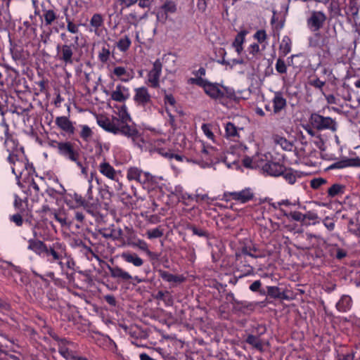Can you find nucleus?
I'll return each instance as SVG.
<instances>
[{
	"label": "nucleus",
	"instance_id": "nucleus-1",
	"mask_svg": "<svg viewBox=\"0 0 360 360\" xmlns=\"http://www.w3.org/2000/svg\"><path fill=\"white\" fill-rule=\"evenodd\" d=\"M96 121L98 125L105 131L124 136L131 140L134 145L141 148V143H143L141 134L125 105L118 109L117 117L101 116L97 117Z\"/></svg>",
	"mask_w": 360,
	"mask_h": 360
},
{
	"label": "nucleus",
	"instance_id": "nucleus-2",
	"mask_svg": "<svg viewBox=\"0 0 360 360\" xmlns=\"http://www.w3.org/2000/svg\"><path fill=\"white\" fill-rule=\"evenodd\" d=\"M189 84H195L203 89L205 93L212 99L217 101L220 104L226 105L229 101H237L235 90L229 86L217 82H211L207 79L191 77L188 79Z\"/></svg>",
	"mask_w": 360,
	"mask_h": 360
},
{
	"label": "nucleus",
	"instance_id": "nucleus-3",
	"mask_svg": "<svg viewBox=\"0 0 360 360\" xmlns=\"http://www.w3.org/2000/svg\"><path fill=\"white\" fill-rule=\"evenodd\" d=\"M27 249L51 264L65 257L67 247L59 240L46 244L41 240L29 239Z\"/></svg>",
	"mask_w": 360,
	"mask_h": 360
},
{
	"label": "nucleus",
	"instance_id": "nucleus-4",
	"mask_svg": "<svg viewBox=\"0 0 360 360\" xmlns=\"http://www.w3.org/2000/svg\"><path fill=\"white\" fill-rule=\"evenodd\" d=\"M302 237H306L309 240L312 246L317 245L314 254L317 258H323L324 259H336L341 260L347 256V250L340 247L338 244L327 243L321 237L306 233L302 234Z\"/></svg>",
	"mask_w": 360,
	"mask_h": 360
},
{
	"label": "nucleus",
	"instance_id": "nucleus-5",
	"mask_svg": "<svg viewBox=\"0 0 360 360\" xmlns=\"http://www.w3.org/2000/svg\"><path fill=\"white\" fill-rule=\"evenodd\" d=\"M238 269L242 272L243 276L252 275L254 273L252 264L256 258L259 257L258 250L252 241L247 240L236 253Z\"/></svg>",
	"mask_w": 360,
	"mask_h": 360
},
{
	"label": "nucleus",
	"instance_id": "nucleus-6",
	"mask_svg": "<svg viewBox=\"0 0 360 360\" xmlns=\"http://www.w3.org/2000/svg\"><path fill=\"white\" fill-rule=\"evenodd\" d=\"M50 147L56 148L58 153L65 159L75 162L81 169L83 174L86 173V168L84 167L81 160L80 149L74 143L70 141H50Z\"/></svg>",
	"mask_w": 360,
	"mask_h": 360
},
{
	"label": "nucleus",
	"instance_id": "nucleus-7",
	"mask_svg": "<svg viewBox=\"0 0 360 360\" xmlns=\"http://www.w3.org/2000/svg\"><path fill=\"white\" fill-rule=\"evenodd\" d=\"M71 43L58 44L56 47L55 58L60 62L63 68L72 65L79 61V58L77 54L79 49V37H74Z\"/></svg>",
	"mask_w": 360,
	"mask_h": 360
},
{
	"label": "nucleus",
	"instance_id": "nucleus-8",
	"mask_svg": "<svg viewBox=\"0 0 360 360\" xmlns=\"http://www.w3.org/2000/svg\"><path fill=\"white\" fill-rule=\"evenodd\" d=\"M126 178L129 181H135L148 192L158 188L159 179L157 176L136 166L127 169Z\"/></svg>",
	"mask_w": 360,
	"mask_h": 360
},
{
	"label": "nucleus",
	"instance_id": "nucleus-9",
	"mask_svg": "<svg viewBox=\"0 0 360 360\" xmlns=\"http://www.w3.org/2000/svg\"><path fill=\"white\" fill-rule=\"evenodd\" d=\"M4 146L8 153L6 160L12 165L13 174L18 177V175L22 174V171L17 167L15 161L20 162L21 160L24 159V148L20 145L18 140L12 134L5 136Z\"/></svg>",
	"mask_w": 360,
	"mask_h": 360
},
{
	"label": "nucleus",
	"instance_id": "nucleus-10",
	"mask_svg": "<svg viewBox=\"0 0 360 360\" xmlns=\"http://www.w3.org/2000/svg\"><path fill=\"white\" fill-rule=\"evenodd\" d=\"M81 252L86 257L89 261H91L94 258L96 259L99 263H103L106 265L107 269L109 271L110 276L116 279L119 282H129L131 278V275L124 271L123 269L118 266H110L105 262L102 260L97 255H96L92 249L86 245H82L81 247Z\"/></svg>",
	"mask_w": 360,
	"mask_h": 360
},
{
	"label": "nucleus",
	"instance_id": "nucleus-11",
	"mask_svg": "<svg viewBox=\"0 0 360 360\" xmlns=\"http://www.w3.org/2000/svg\"><path fill=\"white\" fill-rule=\"evenodd\" d=\"M79 201V200H77ZM79 201L84 206L86 212L95 218L96 223L102 221L103 216L99 212L100 205L97 199H94L92 192L91 180L89 181V188L86 194V199L82 200V197L79 198Z\"/></svg>",
	"mask_w": 360,
	"mask_h": 360
},
{
	"label": "nucleus",
	"instance_id": "nucleus-12",
	"mask_svg": "<svg viewBox=\"0 0 360 360\" xmlns=\"http://www.w3.org/2000/svg\"><path fill=\"white\" fill-rule=\"evenodd\" d=\"M53 338L58 342L57 345L59 354L65 360L77 359L79 356L77 355V344L67 338H60L56 335L53 336Z\"/></svg>",
	"mask_w": 360,
	"mask_h": 360
},
{
	"label": "nucleus",
	"instance_id": "nucleus-13",
	"mask_svg": "<svg viewBox=\"0 0 360 360\" xmlns=\"http://www.w3.org/2000/svg\"><path fill=\"white\" fill-rule=\"evenodd\" d=\"M309 123L318 131L330 130L335 132L338 129V124L334 119L330 117H324L316 112L311 115Z\"/></svg>",
	"mask_w": 360,
	"mask_h": 360
},
{
	"label": "nucleus",
	"instance_id": "nucleus-14",
	"mask_svg": "<svg viewBox=\"0 0 360 360\" xmlns=\"http://www.w3.org/2000/svg\"><path fill=\"white\" fill-rule=\"evenodd\" d=\"M41 217L44 225H53V220L61 224V225H70L71 221L66 217L63 212H56L50 209L47 205L42 207Z\"/></svg>",
	"mask_w": 360,
	"mask_h": 360
},
{
	"label": "nucleus",
	"instance_id": "nucleus-15",
	"mask_svg": "<svg viewBox=\"0 0 360 360\" xmlns=\"http://www.w3.org/2000/svg\"><path fill=\"white\" fill-rule=\"evenodd\" d=\"M327 20L326 14L321 11H310L307 18V27L313 33H318Z\"/></svg>",
	"mask_w": 360,
	"mask_h": 360
},
{
	"label": "nucleus",
	"instance_id": "nucleus-16",
	"mask_svg": "<svg viewBox=\"0 0 360 360\" xmlns=\"http://www.w3.org/2000/svg\"><path fill=\"white\" fill-rule=\"evenodd\" d=\"M290 205H291V203L288 200H286L278 202L276 203L269 204V207H270L272 206L273 210L277 212L276 215L278 218L281 216H284L290 220L303 221L307 217L306 214H303L299 211L288 212L287 210L280 207L281 205L288 206Z\"/></svg>",
	"mask_w": 360,
	"mask_h": 360
},
{
	"label": "nucleus",
	"instance_id": "nucleus-17",
	"mask_svg": "<svg viewBox=\"0 0 360 360\" xmlns=\"http://www.w3.org/2000/svg\"><path fill=\"white\" fill-rule=\"evenodd\" d=\"M133 100L136 106L144 108H150L153 105L152 96L146 86H140L134 89Z\"/></svg>",
	"mask_w": 360,
	"mask_h": 360
},
{
	"label": "nucleus",
	"instance_id": "nucleus-18",
	"mask_svg": "<svg viewBox=\"0 0 360 360\" xmlns=\"http://www.w3.org/2000/svg\"><path fill=\"white\" fill-rule=\"evenodd\" d=\"M260 295L283 300H292L294 299V295L290 290L288 289L281 290V288L277 286H266V290L261 291Z\"/></svg>",
	"mask_w": 360,
	"mask_h": 360
},
{
	"label": "nucleus",
	"instance_id": "nucleus-19",
	"mask_svg": "<svg viewBox=\"0 0 360 360\" xmlns=\"http://www.w3.org/2000/svg\"><path fill=\"white\" fill-rule=\"evenodd\" d=\"M269 204L259 206L252 213V217L255 221V225H268V224L271 225H279L278 222L273 221L272 219L269 217L268 212H265L266 209L271 210V208H272V206L269 208Z\"/></svg>",
	"mask_w": 360,
	"mask_h": 360
},
{
	"label": "nucleus",
	"instance_id": "nucleus-20",
	"mask_svg": "<svg viewBox=\"0 0 360 360\" xmlns=\"http://www.w3.org/2000/svg\"><path fill=\"white\" fill-rule=\"evenodd\" d=\"M253 198V193L250 189H244L239 192H224L221 200L226 202L235 200L241 203H245Z\"/></svg>",
	"mask_w": 360,
	"mask_h": 360
},
{
	"label": "nucleus",
	"instance_id": "nucleus-21",
	"mask_svg": "<svg viewBox=\"0 0 360 360\" xmlns=\"http://www.w3.org/2000/svg\"><path fill=\"white\" fill-rule=\"evenodd\" d=\"M257 330V334H249L248 335L245 342L251 345L253 348L256 349L259 352H262L264 349V344L260 338V335L266 333V327L264 325H258Z\"/></svg>",
	"mask_w": 360,
	"mask_h": 360
},
{
	"label": "nucleus",
	"instance_id": "nucleus-22",
	"mask_svg": "<svg viewBox=\"0 0 360 360\" xmlns=\"http://www.w3.org/2000/svg\"><path fill=\"white\" fill-rule=\"evenodd\" d=\"M32 230L34 240H51L56 233L55 226H32Z\"/></svg>",
	"mask_w": 360,
	"mask_h": 360
},
{
	"label": "nucleus",
	"instance_id": "nucleus-23",
	"mask_svg": "<svg viewBox=\"0 0 360 360\" xmlns=\"http://www.w3.org/2000/svg\"><path fill=\"white\" fill-rule=\"evenodd\" d=\"M347 167H360V158L359 157L354 158H345L331 164L328 167V169H340Z\"/></svg>",
	"mask_w": 360,
	"mask_h": 360
},
{
	"label": "nucleus",
	"instance_id": "nucleus-24",
	"mask_svg": "<svg viewBox=\"0 0 360 360\" xmlns=\"http://www.w3.org/2000/svg\"><path fill=\"white\" fill-rule=\"evenodd\" d=\"M41 13L40 16L41 24L46 27L52 25L59 16L58 10L55 8H43Z\"/></svg>",
	"mask_w": 360,
	"mask_h": 360
},
{
	"label": "nucleus",
	"instance_id": "nucleus-25",
	"mask_svg": "<svg viewBox=\"0 0 360 360\" xmlns=\"http://www.w3.org/2000/svg\"><path fill=\"white\" fill-rule=\"evenodd\" d=\"M98 231L104 238L112 240H120L123 236V231L120 226H101Z\"/></svg>",
	"mask_w": 360,
	"mask_h": 360
},
{
	"label": "nucleus",
	"instance_id": "nucleus-26",
	"mask_svg": "<svg viewBox=\"0 0 360 360\" xmlns=\"http://www.w3.org/2000/svg\"><path fill=\"white\" fill-rule=\"evenodd\" d=\"M129 88L121 84H117L115 90L113 91L110 95L112 100L120 103H124L129 99Z\"/></svg>",
	"mask_w": 360,
	"mask_h": 360
},
{
	"label": "nucleus",
	"instance_id": "nucleus-27",
	"mask_svg": "<svg viewBox=\"0 0 360 360\" xmlns=\"http://www.w3.org/2000/svg\"><path fill=\"white\" fill-rule=\"evenodd\" d=\"M353 304V299L350 295H342L335 304V309L340 313H347L352 309Z\"/></svg>",
	"mask_w": 360,
	"mask_h": 360
},
{
	"label": "nucleus",
	"instance_id": "nucleus-28",
	"mask_svg": "<svg viewBox=\"0 0 360 360\" xmlns=\"http://www.w3.org/2000/svg\"><path fill=\"white\" fill-rule=\"evenodd\" d=\"M98 170L101 174L113 181H118V174L115 168L103 157V161L99 165Z\"/></svg>",
	"mask_w": 360,
	"mask_h": 360
},
{
	"label": "nucleus",
	"instance_id": "nucleus-29",
	"mask_svg": "<svg viewBox=\"0 0 360 360\" xmlns=\"http://www.w3.org/2000/svg\"><path fill=\"white\" fill-rule=\"evenodd\" d=\"M17 167L20 168L22 173L21 175H18L17 179L22 177V175L27 176H33L34 174L36 173L35 168L33 165V163L29 162L27 158L24 155V159H22L20 162L19 161H15Z\"/></svg>",
	"mask_w": 360,
	"mask_h": 360
},
{
	"label": "nucleus",
	"instance_id": "nucleus-30",
	"mask_svg": "<svg viewBox=\"0 0 360 360\" xmlns=\"http://www.w3.org/2000/svg\"><path fill=\"white\" fill-rule=\"evenodd\" d=\"M285 165L280 164L278 162H275L272 161H269L264 164L262 167V169L267 174L272 176H280L281 174H282L283 169H284Z\"/></svg>",
	"mask_w": 360,
	"mask_h": 360
},
{
	"label": "nucleus",
	"instance_id": "nucleus-31",
	"mask_svg": "<svg viewBox=\"0 0 360 360\" xmlns=\"http://www.w3.org/2000/svg\"><path fill=\"white\" fill-rule=\"evenodd\" d=\"M55 122L56 124L63 131H65L70 135L74 134L75 128L68 117H57Z\"/></svg>",
	"mask_w": 360,
	"mask_h": 360
},
{
	"label": "nucleus",
	"instance_id": "nucleus-32",
	"mask_svg": "<svg viewBox=\"0 0 360 360\" xmlns=\"http://www.w3.org/2000/svg\"><path fill=\"white\" fill-rule=\"evenodd\" d=\"M133 194L131 195L128 193L123 192L120 193V198L122 202L127 207H132L136 205L137 200L140 198L138 195L137 191L134 186H131Z\"/></svg>",
	"mask_w": 360,
	"mask_h": 360
},
{
	"label": "nucleus",
	"instance_id": "nucleus-33",
	"mask_svg": "<svg viewBox=\"0 0 360 360\" xmlns=\"http://www.w3.org/2000/svg\"><path fill=\"white\" fill-rule=\"evenodd\" d=\"M280 176H282L289 184L292 185L296 182L297 179L302 177V175L300 172L285 166Z\"/></svg>",
	"mask_w": 360,
	"mask_h": 360
},
{
	"label": "nucleus",
	"instance_id": "nucleus-34",
	"mask_svg": "<svg viewBox=\"0 0 360 360\" xmlns=\"http://www.w3.org/2000/svg\"><path fill=\"white\" fill-rule=\"evenodd\" d=\"M65 270L69 269L71 270L72 272L69 273L68 271L65 272V276L67 277V279L68 280L70 283H74L75 282V273L77 271L75 267H76V263L73 258L68 253V251H66V255L65 257Z\"/></svg>",
	"mask_w": 360,
	"mask_h": 360
},
{
	"label": "nucleus",
	"instance_id": "nucleus-35",
	"mask_svg": "<svg viewBox=\"0 0 360 360\" xmlns=\"http://www.w3.org/2000/svg\"><path fill=\"white\" fill-rule=\"evenodd\" d=\"M274 113L278 114L287 105L286 99L283 96L281 92H276L272 100Z\"/></svg>",
	"mask_w": 360,
	"mask_h": 360
},
{
	"label": "nucleus",
	"instance_id": "nucleus-36",
	"mask_svg": "<svg viewBox=\"0 0 360 360\" xmlns=\"http://www.w3.org/2000/svg\"><path fill=\"white\" fill-rule=\"evenodd\" d=\"M215 153L216 150L214 147L202 145V148L201 150L202 162L207 165H211L213 162Z\"/></svg>",
	"mask_w": 360,
	"mask_h": 360
},
{
	"label": "nucleus",
	"instance_id": "nucleus-37",
	"mask_svg": "<svg viewBox=\"0 0 360 360\" xmlns=\"http://www.w3.org/2000/svg\"><path fill=\"white\" fill-rule=\"evenodd\" d=\"M122 259L127 263L132 264L134 266L139 267L143 264V259L134 252H125L121 255Z\"/></svg>",
	"mask_w": 360,
	"mask_h": 360
},
{
	"label": "nucleus",
	"instance_id": "nucleus-38",
	"mask_svg": "<svg viewBox=\"0 0 360 360\" xmlns=\"http://www.w3.org/2000/svg\"><path fill=\"white\" fill-rule=\"evenodd\" d=\"M122 82H128L134 78L133 73L127 71L126 68L122 66L115 67L112 71Z\"/></svg>",
	"mask_w": 360,
	"mask_h": 360
},
{
	"label": "nucleus",
	"instance_id": "nucleus-39",
	"mask_svg": "<svg viewBox=\"0 0 360 360\" xmlns=\"http://www.w3.org/2000/svg\"><path fill=\"white\" fill-rule=\"evenodd\" d=\"M111 56L113 57L114 53L110 52V45L105 43L98 53V60L102 64H106Z\"/></svg>",
	"mask_w": 360,
	"mask_h": 360
},
{
	"label": "nucleus",
	"instance_id": "nucleus-40",
	"mask_svg": "<svg viewBox=\"0 0 360 360\" xmlns=\"http://www.w3.org/2000/svg\"><path fill=\"white\" fill-rule=\"evenodd\" d=\"M138 239L136 234L129 226H125V233H123L122 238H120V240L127 242L131 247L134 246Z\"/></svg>",
	"mask_w": 360,
	"mask_h": 360
},
{
	"label": "nucleus",
	"instance_id": "nucleus-41",
	"mask_svg": "<svg viewBox=\"0 0 360 360\" xmlns=\"http://www.w3.org/2000/svg\"><path fill=\"white\" fill-rule=\"evenodd\" d=\"M159 275L160 278L169 283H181L184 281L182 276H177L164 270H159Z\"/></svg>",
	"mask_w": 360,
	"mask_h": 360
},
{
	"label": "nucleus",
	"instance_id": "nucleus-42",
	"mask_svg": "<svg viewBox=\"0 0 360 360\" xmlns=\"http://www.w3.org/2000/svg\"><path fill=\"white\" fill-rule=\"evenodd\" d=\"M345 186L340 184H333L327 191L328 197L334 198L337 196L342 195L345 192Z\"/></svg>",
	"mask_w": 360,
	"mask_h": 360
},
{
	"label": "nucleus",
	"instance_id": "nucleus-43",
	"mask_svg": "<svg viewBox=\"0 0 360 360\" xmlns=\"http://www.w3.org/2000/svg\"><path fill=\"white\" fill-rule=\"evenodd\" d=\"M247 32L245 30L240 31L235 37L233 42V46L236 48L238 53H240L243 50V44L245 41V36Z\"/></svg>",
	"mask_w": 360,
	"mask_h": 360
},
{
	"label": "nucleus",
	"instance_id": "nucleus-44",
	"mask_svg": "<svg viewBox=\"0 0 360 360\" xmlns=\"http://www.w3.org/2000/svg\"><path fill=\"white\" fill-rule=\"evenodd\" d=\"M226 136L231 140L235 141L238 138V134L236 127L231 122H228L225 126Z\"/></svg>",
	"mask_w": 360,
	"mask_h": 360
},
{
	"label": "nucleus",
	"instance_id": "nucleus-45",
	"mask_svg": "<svg viewBox=\"0 0 360 360\" xmlns=\"http://www.w3.org/2000/svg\"><path fill=\"white\" fill-rule=\"evenodd\" d=\"M233 308L238 311L245 313L247 310H253V305L246 301L236 300L233 304Z\"/></svg>",
	"mask_w": 360,
	"mask_h": 360
},
{
	"label": "nucleus",
	"instance_id": "nucleus-46",
	"mask_svg": "<svg viewBox=\"0 0 360 360\" xmlns=\"http://www.w3.org/2000/svg\"><path fill=\"white\" fill-rule=\"evenodd\" d=\"M160 74L150 70L148 74V84L149 86L153 89L158 88L160 86Z\"/></svg>",
	"mask_w": 360,
	"mask_h": 360
},
{
	"label": "nucleus",
	"instance_id": "nucleus-47",
	"mask_svg": "<svg viewBox=\"0 0 360 360\" xmlns=\"http://www.w3.org/2000/svg\"><path fill=\"white\" fill-rule=\"evenodd\" d=\"M131 41L130 38L125 35L124 37L120 38L117 42V49L122 52H126L129 50L131 46Z\"/></svg>",
	"mask_w": 360,
	"mask_h": 360
},
{
	"label": "nucleus",
	"instance_id": "nucleus-48",
	"mask_svg": "<svg viewBox=\"0 0 360 360\" xmlns=\"http://www.w3.org/2000/svg\"><path fill=\"white\" fill-rule=\"evenodd\" d=\"M137 1L138 0H117L114 3L113 6L115 9L117 10L118 6H120L121 8L120 9L119 14L122 15L124 8L130 7L131 6L136 4Z\"/></svg>",
	"mask_w": 360,
	"mask_h": 360
},
{
	"label": "nucleus",
	"instance_id": "nucleus-49",
	"mask_svg": "<svg viewBox=\"0 0 360 360\" xmlns=\"http://www.w3.org/2000/svg\"><path fill=\"white\" fill-rule=\"evenodd\" d=\"M68 8H64V15H65V21L67 22V30L72 34H77L79 32V25L74 23L70 18L67 13Z\"/></svg>",
	"mask_w": 360,
	"mask_h": 360
},
{
	"label": "nucleus",
	"instance_id": "nucleus-50",
	"mask_svg": "<svg viewBox=\"0 0 360 360\" xmlns=\"http://www.w3.org/2000/svg\"><path fill=\"white\" fill-rule=\"evenodd\" d=\"M79 127L81 128V131L79 133L80 138L83 141L88 142L94 134L91 129L86 124L80 125Z\"/></svg>",
	"mask_w": 360,
	"mask_h": 360
},
{
	"label": "nucleus",
	"instance_id": "nucleus-51",
	"mask_svg": "<svg viewBox=\"0 0 360 360\" xmlns=\"http://www.w3.org/2000/svg\"><path fill=\"white\" fill-rule=\"evenodd\" d=\"M156 299L163 301L167 306H171L173 303L172 297L168 291H158Z\"/></svg>",
	"mask_w": 360,
	"mask_h": 360
},
{
	"label": "nucleus",
	"instance_id": "nucleus-52",
	"mask_svg": "<svg viewBox=\"0 0 360 360\" xmlns=\"http://www.w3.org/2000/svg\"><path fill=\"white\" fill-rule=\"evenodd\" d=\"M103 25V18L100 13H95L90 20V25L95 29L98 30Z\"/></svg>",
	"mask_w": 360,
	"mask_h": 360
},
{
	"label": "nucleus",
	"instance_id": "nucleus-53",
	"mask_svg": "<svg viewBox=\"0 0 360 360\" xmlns=\"http://www.w3.org/2000/svg\"><path fill=\"white\" fill-rule=\"evenodd\" d=\"M280 50L283 53V56H286L291 51V40L288 37H283L280 45Z\"/></svg>",
	"mask_w": 360,
	"mask_h": 360
},
{
	"label": "nucleus",
	"instance_id": "nucleus-54",
	"mask_svg": "<svg viewBox=\"0 0 360 360\" xmlns=\"http://www.w3.org/2000/svg\"><path fill=\"white\" fill-rule=\"evenodd\" d=\"M46 277H49L51 281L53 282L55 285H56L59 288H65L66 282L61 278H56L54 272L48 271L46 273Z\"/></svg>",
	"mask_w": 360,
	"mask_h": 360
},
{
	"label": "nucleus",
	"instance_id": "nucleus-55",
	"mask_svg": "<svg viewBox=\"0 0 360 360\" xmlns=\"http://www.w3.org/2000/svg\"><path fill=\"white\" fill-rule=\"evenodd\" d=\"M308 84L316 88V89H318L319 90H320L322 93H323V86H325L326 84V82L324 81H321L319 77H313V78H310L308 81Z\"/></svg>",
	"mask_w": 360,
	"mask_h": 360
},
{
	"label": "nucleus",
	"instance_id": "nucleus-56",
	"mask_svg": "<svg viewBox=\"0 0 360 360\" xmlns=\"http://www.w3.org/2000/svg\"><path fill=\"white\" fill-rule=\"evenodd\" d=\"M8 340L9 341L11 345H6V344L4 345L3 344V347H4V349L7 350V354H8V352L18 353L20 346L16 342L17 340L13 338H11V339L8 338Z\"/></svg>",
	"mask_w": 360,
	"mask_h": 360
},
{
	"label": "nucleus",
	"instance_id": "nucleus-57",
	"mask_svg": "<svg viewBox=\"0 0 360 360\" xmlns=\"http://www.w3.org/2000/svg\"><path fill=\"white\" fill-rule=\"evenodd\" d=\"M327 180L322 177L314 178L310 181V186L314 190L319 189L323 185L327 184Z\"/></svg>",
	"mask_w": 360,
	"mask_h": 360
},
{
	"label": "nucleus",
	"instance_id": "nucleus-58",
	"mask_svg": "<svg viewBox=\"0 0 360 360\" xmlns=\"http://www.w3.org/2000/svg\"><path fill=\"white\" fill-rule=\"evenodd\" d=\"M24 181L27 184L29 191L34 190L36 193L39 192V187L36 181L34 180L33 176H26L24 178Z\"/></svg>",
	"mask_w": 360,
	"mask_h": 360
},
{
	"label": "nucleus",
	"instance_id": "nucleus-59",
	"mask_svg": "<svg viewBox=\"0 0 360 360\" xmlns=\"http://www.w3.org/2000/svg\"><path fill=\"white\" fill-rule=\"evenodd\" d=\"M276 70L279 74H286L287 72V65L283 59L278 58L275 65Z\"/></svg>",
	"mask_w": 360,
	"mask_h": 360
},
{
	"label": "nucleus",
	"instance_id": "nucleus-60",
	"mask_svg": "<svg viewBox=\"0 0 360 360\" xmlns=\"http://www.w3.org/2000/svg\"><path fill=\"white\" fill-rule=\"evenodd\" d=\"M160 8L167 14L174 13L176 11V5L172 1H167Z\"/></svg>",
	"mask_w": 360,
	"mask_h": 360
},
{
	"label": "nucleus",
	"instance_id": "nucleus-61",
	"mask_svg": "<svg viewBox=\"0 0 360 360\" xmlns=\"http://www.w3.org/2000/svg\"><path fill=\"white\" fill-rule=\"evenodd\" d=\"M181 201L185 205H190V206H192V207L195 206V204H193V202H195L194 195L188 194L187 193H183L181 195Z\"/></svg>",
	"mask_w": 360,
	"mask_h": 360
},
{
	"label": "nucleus",
	"instance_id": "nucleus-62",
	"mask_svg": "<svg viewBox=\"0 0 360 360\" xmlns=\"http://www.w3.org/2000/svg\"><path fill=\"white\" fill-rule=\"evenodd\" d=\"M254 38L257 40L258 43L262 44L267 39V35L264 30H259L254 34Z\"/></svg>",
	"mask_w": 360,
	"mask_h": 360
},
{
	"label": "nucleus",
	"instance_id": "nucleus-63",
	"mask_svg": "<svg viewBox=\"0 0 360 360\" xmlns=\"http://www.w3.org/2000/svg\"><path fill=\"white\" fill-rule=\"evenodd\" d=\"M163 235V231L158 228L147 231V236L149 239L158 238Z\"/></svg>",
	"mask_w": 360,
	"mask_h": 360
},
{
	"label": "nucleus",
	"instance_id": "nucleus-64",
	"mask_svg": "<svg viewBox=\"0 0 360 360\" xmlns=\"http://www.w3.org/2000/svg\"><path fill=\"white\" fill-rule=\"evenodd\" d=\"M278 143L285 150H291L292 148V144L288 141L285 138H280L277 141Z\"/></svg>",
	"mask_w": 360,
	"mask_h": 360
}]
</instances>
